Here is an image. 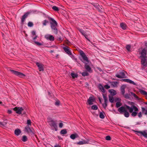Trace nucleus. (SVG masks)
<instances>
[{
	"instance_id": "nucleus-1",
	"label": "nucleus",
	"mask_w": 147,
	"mask_h": 147,
	"mask_svg": "<svg viewBox=\"0 0 147 147\" xmlns=\"http://www.w3.org/2000/svg\"><path fill=\"white\" fill-rule=\"evenodd\" d=\"M79 52L80 55L82 58V59H80V60L82 62L85 63L84 66L85 68L88 72L90 73L92 72V69L88 65V63L85 62H86L88 63L89 62V60L88 59V57L84 52L82 50H80Z\"/></svg>"
},
{
	"instance_id": "nucleus-2",
	"label": "nucleus",
	"mask_w": 147,
	"mask_h": 147,
	"mask_svg": "<svg viewBox=\"0 0 147 147\" xmlns=\"http://www.w3.org/2000/svg\"><path fill=\"white\" fill-rule=\"evenodd\" d=\"M47 18L49 21L52 31L55 34H58L57 27L58 26L57 22L53 18L48 16Z\"/></svg>"
},
{
	"instance_id": "nucleus-3",
	"label": "nucleus",
	"mask_w": 147,
	"mask_h": 147,
	"mask_svg": "<svg viewBox=\"0 0 147 147\" xmlns=\"http://www.w3.org/2000/svg\"><path fill=\"white\" fill-rule=\"evenodd\" d=\"M125 104L124 106L121 107L117 110L118 111L121 113L122 114L124 113V115L125 117H128L129 116V114L127 111V109L126 108Z\"/></svg>"
},
{
	"instance_id": "nucleus-4",
	"label": "nucleus",
	"mask_w": 147,
	"mask_h": 147,
	"mask_svg": "<svg viewBox=\"0 0 147 147\" xmlns=\"http://www.w3.org/2000/svg\"><path fill=\"white\" fill-rule=\"evenodd\" d=\"M31 123L32 122L30 119H28L27 120V125H26L25 127L24 131L26 132L28 134L31 133L33 135H34V132L32 131V129L29 127V125H31Z\"/></svg>"
},
{
	"instance_id": "nucleus-5",
	"label": "nucleus",
	"mask_w": 147,
	"mask_h": 147,
	"mask_svg": "<svg viewBox=\"0 0 147 147\" xmlns=\"http://www.w3.org/2000/svg\"><path fill=\"white\" fill-rule=\"evenodd\" d=\"M142 49L141 51L139 52V54L140 55V57L147 58V47H145L143 49L141 48Z\"/></svg>"
},
{
	"instance_id": "nucleus-6",
	"label": "nucleus",
	"mask_w": 147,
	"mask_h": 147,
	"mask_svg": "<svg viewBox=\"0 0 147 147\" xmlns=\"http://www.w3.org/2000/svg\"><path fill=\"white\" fill-rule=\"evenodd\" d=\"M126 108L129 110V112H132L134 110V111L138 112L139 111L138 108L135 105H133L132 107H130L129 106L125 105Z\"/></svg>"
},
{
	"instance_id": "nucleus-7",
	"label": "nucleus",
	"mask_w": 147,
	"mask_h": 147,
	"mask_svg": "<svg viewBox=\"0 0 147 147\" xmlns=\"http://www.w3.org/2000/svg\"><path fill=\"white\" fill-rule=\"evenodd\" d=\"M10 71L12 72V74L16 75V76H19V77L23 78H24L26 76L25 74L22 73L15 71L13 70H10Z\"/></svg>"
},
{
	"instance_id": "nucleus-8",
	"label": "nucleus",
	"mask_w": 147,
	"mask_h": 147,
	"mask_svg": "<svg viewBox=\"0 0 147 147\" xmlns=\"http://www.w3.org/2000/svg\"><path fill=\"white\" fill-rule=\"evenodd\" d=\"M24 107H15L13 109V110L16 111L17 114L20 115L22 113V112L24 111Z\"/></svg>"
},
{
	"instance_id": "nucleus-9",
	"label": "nucleus",
	"mask_w": 147,
	"mask_h": 147,
	"mask_svg": "<svg viewBox=\"0 0 147 147\" xmlns=\"http://www.w3.org/2000/svg\"><path fill=\"white\" fill-rule=\"evenodd\" d=\"M49 122L50 123L49 124V125L51 127H53L55 131H57L58 130V127L56 122L54 120L51 119Z\"/></svg>"
},
{
	"instance_id": "nucleus-10",
	"label": "nucleus",
	"mask_w": 147,
	"mask_h": 147,
	"mask_svg": "<svg viewBox=\"0 0 147 147\" xmlns=\"http://www.w3.org/2000/svg\"><path fill=\"white\" fill-rule=\"evenodd\" d=\"M96 101V98L94 96L90 97L87 101L88 104L90 105H93V102H95Z\"/></svg>"
},
{
	"instance_id": "nucleus-11",
	"label": "nucleus",
	"mask_w": 147,
	"mask_h": 147,
	"mask_svg": "<svg viewBox=\"0 0 147 147\" xmlns=\"http://www.w3.org/2000/svg\"><path fill=\"white\" fill-rule=\"evenodd\" d=\"M30 14L29 12H26L22 16L21 18V25H23L24 24V22L25 21V19L27 18L28 16Z\"/></svg>"
},
{
	"instance_id": "nucleus-12",
	"label": "nucleus",
	"mask_w": 147,
	"mask_h": 147,
	"mask_svg": "<svg viewBox=\"0 0 147 147\" xmlns=\"http://www.w3.org/2000/svg\"><path fill=\"white\" fill-rule=\"evenodd\" d=\"M115 76L117 78L120 79L125 78L127 77V76H125V75L124 72L123 71L119 72V74H116L115 75Z\"/></svg>"
},
{
	"instance_id": "nucleus-13",
	"label": "nucleus",
	"mask_w": 147,
	"mask_h": 147,
	"mask_svg": "<svg viewBox=\"0 0 147 147\" xmlns=\"http://www.w3.org/2000/svg\"><path fill=\"white\" fill-rule=\"evenodd\" d=\"M141 60V64L144 67L147 66V59L146 57H140Z\"/></svg>"
},
{
	"instance_id": "nucleus-14",
	"label": "nucleus",
	"mask_w": 147,
	"mask_h": 147,
	"mask_svg": "<svg viewBox=\"0 0 147 147\" xmlns=\"http://www.w3.org/2000/svg\"><path fill=\"white\" fill-rule=\"evenodd\" d=\"M36 65L38 67V69L40 71H44V65L42 63H40L38 62L36 63Z\"/></svg>"
},
{
	"instance_id": "nucleus-15",
	"label": "nucleus",
	"mask_w": 147,
	"mask_h": 147,
	"mask_svg": "<svg viewBox=\"0 0 147 147\" xmlns=\"http://www.w3.org/2000/svg\"><path fill=\"white\" fill-rule=\"evenodd\" d=\"M82 141H80L77 142L75 143L76 144L78 145H82L85 144H89V140L88 139H87L86 140H84L82 139Z\"/></svg>"
},
{
	"instance_id": "nucleus-16",
	"label": "nucleus",
	"mask_w": 147,
	"mask_h": 147,
	"mask_svg": "<svg viewBox=\"0 0 147 147\" xmlns=\"http://www.w3.org/2000/svg\"><path fill=\"white\" fill-rule=\"evenodd\" d=\"M45 37L47 40H49L50 41H54V37L52 35L46 34L45 35Z\"/></svg>"
},
{
	"instance_id": "nucleus-17",
	"label": "nucleus",
	"mask_w": 147,
	"mask_h": 147,
	"mask_svg": "<svg viewBox=\"0 0 147 147\" xmlns=\"http://www.w3.org/2000/svg\"><path fill=\"white\" fill-rule=\"evenodd\" d=\"M121 81H123L125 82L129 83L131 84H132L134 85H136V84L133 81L127 79H122L121 80Z\"/></svg>"
},
{
	"instance_id": "nucleus-18",
	"label": "nucleus",
	"mask_w": 147,
	"mask_h": 147,
	"mask_svg": "<svg viewBox=\"0 0 147 147\" xmlns=\"http://www.w3.org/2000/svg\"><path fill=\"white\" fill-rule=\"evenodd\" d=\"M98 88L101 91L102 93H105V92L107 93L106 90L104 88V87H103L101 84H99L98 86Z\"/></svg>"
},
{
	"instance_id": "nucleus-19",
	"label": "nucleus",
	"mask_w": 147,
	"mask_h": 147,
	"mask_svg": "<svg viewBox=\"0 0 147 147\" xmlns=\"http://www.w3.org/2000/svg\"><path fill=\"white\" fill-rule=\"evenodd\" d=\"M70 137L71 139L74 140L76 138H79V136L77 133H74L70 135Z\"/></svg>"
},
{
	"instance_id": "nucleus-20",
	"label": "nucleus",
	"mask_w": 147,
	"mask_h": 147,
	"mask_svg": "<svg viewBox=\"0 0 147 147\" xmlns=\"http://www.w3.org/2000/svg\"><path fill=\"white\" fill-rule=\"evenodd\" d=\"M63 49L65 52L68 55H71L72 53L71 52L70 50L69 49V48L67 47H63Z\"/></svg>"
},
{
	"instance_id": "nucleus-21",
	"label": "nucleus",
	"mask_w": 147,
	"mask_h": 147,
	"mask_svg": "<svg viewBox=\"0 0 147 147\" xmlns=\"http://www.w3.org/2000/svg\"><path fill=\"white\" fill-rule=\"evenodd\" d=\"M120 26L123 30H126L127 28V25L123 22H121L120 24Z\"/></svg>"
},
{
	"instance_id": "nucleus-22",
	"label": "nucleus",
	"mask_w": 147,
	"mask_h": 147,
	"mask_svg": "<svg viewBox=\"0 0 147 147\" xmlns=\"http://www.w3.org/2000/svg\"><path fill=\"white\" fill-rule=\"evenodd\" d=\"M109 92L111 94L110 95L112 96H114L117 94L116 91L114 89H109Z\"/></svg>"
},
{
	"instance_id": "nucleus-23",
	"label": "nucleus",
	"mask_w": 147,
	"mask_h": 147,
	"mask_svg": "<svg viewBox=\"0 0 147 147\" xmlns=\"http://www.w3.org/2000/svg\"><path fill=\"white\" fill-rule=\"evenodd\" d=\"M14 132L16 136H18L21 133L22 131L20 129L17 128L15 129Z\"/></svg>"
},
{
	"instance_id": "nucleus-24",
	"label": "nucleus",
	"mask_w": 147,
	"mask_h": 147,
	"mask_svg": "<svg viewBox=\"0 0 147 147\" xmlns=\"http://www.w3.org/2000/svg\"><path fill=\"white\" fill-rule=\"evenodd\" d=\"M67 133V129H62L60 132V134L63 136L64 135L66 134Z\"/></svg>"
},
{
	"instance_id": "nucleus-25",
	"label": "nucleus",
	"mask_w": 147,
	"mask_h": 147,
	"mask_svg": "<svg viewBox=\"0 0 147 147\" xmlns=\"http://www.w3.org/2000/svg\"><path fill=\"white\" fill-rule=\"evenodd\" d=\"M70 75L73 79H75L76 78H77L78 77V74L74 72H72L71 73Z\"/></svg>"
},
{
	"instance_id": "nucleus-26",
	"label": "nucleus",
	"mask_w": 147,
	"mask_h": 147,
	"mask_svg": "<svg viewBox=\"0 0 147 147\" xmlns=\"http://www.w3.org/2000/svg\"><path fill=\"white\" fill-rule=\"evenodd\" d=\"M132 131L133 132L136 133V134L138 136H142V131H136L132 129Z\"/></svg>"
},
{
	"instance_id": "nucleus-27",
	"label": "nucleus",
	"mask_w": 147,
	"mask_h": 147,
	"mask_svg": "<svg viewBox=\"0 0 147 147\" xmlns=\"http://www.w3.org/2000/svg\"><path fill=\"white\" fill-rule=\"evenodd\" d=\"M109 102L111 103H113L114 99L113 97L109 94Z\"/></svg>"
},
{
	"instance_id": "nucleus-28",
	"label": "nucleus",
	"mask_w": 147,
	"mask_h": 147,
	"mask_svg": "<svg viewBox=\"0 0 147 147\" xmlns=\"http://www.w3.org/2000/svg\"><path fill=\"white\" fill-rule=\"evenodd\" d=\"M102 96L105 102H107L108 99L107 97V93L106 94H102Z\"/></svg>"
},
{
	"instance_id": "nucleus-29",
	"label": "nucleus",
	"mask_w": 147,
	"mask_h": 147,
	"mask_svg": "<svg viewBox=\"0 0 147 147\" xmlns=\"http://www.w3.org/2000/svg\"><path fill=\"white\" fill-rule=\"evenodd\" d=\"M28 140L27 137L25 135L23 136L22 137L21 140L23 142H26Z\"/></svg>"
},
{
	"instance_id": "nucleus-30",
	"label": "nucleus",
	"mask_w": 147,
	"mask_h": 147,
	"mask_svg": "<svg viewBox=\"0 0 147 147\" xmlns=\"http://www.w3.org/2000/svg\"><path fill=\"white\" fill-rule=\"evenodd\" d=\"M110 83H111V85L113 87H115L117 86V84H118V82H110Z\"/></svg>"
},
{
	"instance_id": "nucleus-31",
	"label": "nucleus",
	"mask_w": 147,
	"mask_h": 147,
	"mask_svg": "<svg viewBox=\"0 0 147 147\" xmlns=\"http://www.w3.org/2000/svg\"><path fill=\"white\" fill-rule=\"evenodd\" d=\"M140 93L144 95H146L147 96V92L144 91V90L142 89H140Z\"/></svg>"
},
{
	"instance_id": "nucleus-32",
	"label": "nucleus",
	"mask_w": 147,
	"mask_h": 147,
	"mask_svg": "<svg viewBox=\"0 0 147 147\" xmlns=\"http://www.w3.org/2000/svg\"><path fill=\"white\" fill-rule=\"evenodd\" d=\"M104 114H105V113L103 111L100 112L99 114L100 118L102 119L104 118L105 117Z\"/></svg>"
},
{
	"instance_id": "nucleus-33",
	"label": "nucleus",
	"mask_w": 147,
	"mask_h": 147,
	"mask_svg": "<svg viewBox=\"0 0 147 147\" xmlns=\"http://www.w3.org/2000/svg\"><path fill=\"white\" fill-rule=\"evenodd\" d=\"M91 109H92L96 110L98 109V107L97 105H92L91 107Z\"/></svg>"
},
{
	"instance_id": "nucleus-34",
	"label": "nucleus",
	"mask_w": 147,
	"mask_h": 147,
	"mask_svg": "<svg viewBox=\"0 0 147 147\" xmlns=\"http://www.w3.org/2000/svg\"><path fill=\"white\" fill-rule=\"evenodd\" d=\"M142 136H143L144 138H147V132L145 131H143L142 134Z\"/></svg>"
},
{
	"instance_id": "nucleus-35",
	"label": "nucleus",
	"mask_w": 147,
	"mask_h": 147,
	"mask_svg": "<svg viewBox=\"0 0 147 147\" xmlns=\"http://www.w3.org/2000/svg\"><path fill=\"white\" fill-rule=\"evenodd\" d=\"M122 105L121 103L119 101L117 102L116 105V107L117 108H119Z\"/></svg>"
},
{
	"instance_id": "nucleus-36",
	"label": "nucleus",
	"mask_w": 147,
	"mask_h": 147,
	"mask_svg": "<svg viewBox=\"0 0 147 147\" xmlns=\"http://www.w3.org/2000/svg\"><path fill=\"white\" fill-rule=\"evenodd\" d=\"M123 96H124V98L126 99H130V96L131 95L130 94L126 93L125 94H124Z\"/></svg>"
},
{
	"instance_id": "nucleus-37",
	"label": "nucleus",
	"mask_w": 147,
	"mask_h": 147,
	"mask_svg": "<svg viewBox=\"0 0 147 147\" xmlns=\"http://www.w3.org/2000/svg\"><path fill=\"white\" fill-rule=\"evenodd\" d=\"M49 23V21L46 20H43L42 22V24L43 26H46L47 23Z\"/></svg>"
},
{
	"instance_id": "nucleus-38",
	"label": "nucleus",
	"mask_w": 147,
	"mask_h": 147,
	"mask_svg": "<svg viewBox=\"0 0 147 147\" xmlns=\"http://www.w3.org/2000/svg\"><path fill=\"white\" fill-rule=\"evenodd\" d=\"M142 113H144L145 115L147 114V109H146L145 108L142 107Z\"/></svg>"
},
{
	"instance_id": "nucleus-39",
	"label": "nucleus",
	"mask_w": 147,
	"mask_h": 147,
	"mask_svg": "<svg viewBox=\"0 0 147 147\" xmlns=\"http://www.w3.org/2000/svg\"><path fill=\"white\" fill-rule=\"evenodd\" d=\"M52 9L55 11H58L59 10V8L55 6H53L52 7Z\"/></svg>"
},
{
	"instance_id": "nucleus-40",
	"label": "nucleus",
	"mask_w": 147,
	"mask_h": 147,
	"mask_svg": "<svg viewBox=\"0 0 147 147\" xmlns=\"http://www.w3.org/2000/svg\"><path fill=\"white\" fill-rule=\"evenodd\" d=\"M81 74L82 76H88L89 75V74L86 71L83 72Z\"/></svg>"
},
{
	"instance_id": "nucleus-41",
	"label": "nucleus",
	"mask_w": 147,
	"mask_h": 147,
	"mask_svg": "<svg viewBox=\"0 0 147 147\" xmlns=\"http://www.w3.org/2000/svg\"><path fill=\"white\" fill-rule=\"evenodd\" d=\"M130 113H131V116L134 117H135L138 114V112H136L134 111H133V112H130Z\"/></svg>"
},
{
	"instance_id": "nucleus-42",
	"label": "nucleus",
	"mask_w": 147,
	"mask_h": 147,
	"mask_svg": "<svg viewBox=\"0 0 147 147\" xmlns=\"http://www.w3.org/2000/svg\"><path fill=\"white\" fill-rule=\"evenodd\" d=\"M93 6L96 8V9H98V8L100 7V6L97 3H93L92 4Z\"/></svg>"
},
{
	"instance_id": "nucleus-43",
	"label": "nucleus",
	"mask_w": 147,
	"mask_h": 147,
	"mask_svg": "<svg viewBox=\"0 0 147 147\" xmlns=\"http://www.w3.org/2000/svg\"><path fill=\"white\" fill-rule=\"evenodd\" d=\"M60 101L57 99L56 102H55V105L58 106L60 104Z\"/></svg>"
},
{
	"instance_id": "nucleus-44",
	"label": "nucleus",
	"mask_w": 147,
	"mask_h": 147,
	"mask_svg": "<svg viewBox=\"0 0 147 147\" xmlns=\"http://www.w3.org/2000/svg\"><path fill=\"white\" fill-rule=\"evenodd\" d=\"M131 47V46L129 45H127L126 47V49L128 51H130V49Z\"/></svg>"
},
{
	"instance_id": "nucleus-45",
	"label": "nucleus",
	"mask_w": 147,
	"mask_h": 147,
	"mask_svg": "<svg viewBox=\"0 0 147 147\" xmlns=\"http://www.w3.org/2000/svg\"><path fill=\"white\" fill-rule=\"evenodd\" d=\"M34 25V24L32 22H29L28 23V26L29 27H32Z\"/></svg>"
},
{
	"instance_id": "nucleus-46",
	"label": "nucleus",
	"mask_w": 147,
	"mask_h": 147,
	"mask_svg": "<svg viewBox=\"0 0 147 147\" xmlns=\"http://www.w3.org/2000/svg\"><path fill=\"white\" fill-rule=\"evenodd\" d=\"M126 87V86L125 84L122 85L121 87V90H125V89Z\"/></svg>"
},
{
	"instance_id": "nucleus-47",
	"label": "nucleus",
	"mask_w": 147,
	"mask_h": 147,
	"mask_svg": "<svg viewBox=\"0 0 147 147\" xmlns=\"http://www.w3.org/2000/svg\"><path fill=\"white\" fill-rule=\"evenodd\" d=\"M34 42L35 43V44L36 45H37L38 46H41V45H42V44L40 43V42H38L37 41H34Z\"/></svg>"
},
{
	"instance_id": "nucleus-48",
	"label": "nucleus",
	"mask_w": 147,
	"mask_h": 147,
	"mask_svg": "<svg viewBox=\"0 0 147 147\" xmlns=\"http://www.w3.org/2000/svg\"><path fill=\"white\" fill-rule=\"evenodd\" d=\"M127 103L128 105H131V107H132V106L134 105L135 103L133 102H131L128 101L127 102Z\"/></svg>"
},
{
	"instance_id": "nucleus-49",
	"label": "nucleus",
	"mask_w": 147,
	"mask_h": 147,
	"mask_svg": "<svg viewBox=\"0 0 147 147\" xmlns=\"http://www.w3.org/2000/svg\"><path fill=\"white\" fill-rule=\"evenodd\" d=\"M1 124H0V126H3L5 127L7 123L5 122H4L3 123L1 122Z\"/></svg>"
},
{
	"instance_id": "nucleus-50",
	"label": "nucleus",
	"mask_w": 147,
	"mask_h": 147,
	"mask_svg": "<svg viewBox=\"0 0 147 147\" xmlns=\"http://www.w3.org/2000/svg\"><path fill=\"white\" fill-rule=\"evenodd\" d=\"M105 139L109 141L111 140V138L109 136H107L105 137Z\"/></svg>"
},
{
	"instance_id": "nucleus-51",
	"label": "nucleus",
	"mask_w": 147,
	"mask_h": 147,
	"mask_svg": "<svg viewBox=\"0 0 147 147\" xmlns=\"http://www.w3.org/2000/svg\"><path fill=\"white\" fill-rule=\"evenodd\" d=\"M78 31L82 34H83L84 32H85L84 30H82V28H80L78 29Z\"/></svg>"
},
{
	"instance_id": "nucleus-52",
	"label": "nucleus",
	"mask_w": 147,
	"mask_h": 147,
	"mask_svg": "<svg viewBox=\"0 0 147 147\" xmlns=\"http://www.w3.org/2000/svg\"><path fill=\"white\" fill-rule=\"evenodd\" d=\"M104 87L106 89H109V88H110V86H109V85L107 84H106L104 86Z\"/></svg>"
},
{
	"instance_id": "nucleus-53",
	"label": "nucleus",
	"mask_w": 147,
	"mask_h": 147,
	"mask_svg": "<svg viewBox=\"0 0 147 147\" xmlns=\"http://www.w3.org/2000/svg\"><path fill=\"white\" fill-rule=\"evenodd\" d=\"M36 11L35 10H30L29 11L27 12H29L30 13H30H35V12Z\"/></svg>"
},
{
	"instance_id": "nucleus-54",
	"label": "nucleus",
	"mask_w": 147,
	"mask_h": 147,
	"mask_svg": "<svg viewBox=\"0 0 147 147\" xmlns=\"http://www.w3.org/2000/svg\"><path fill=\"white\" fill-rule=\"evenodd\" d=\"M103 107L104 108H105L107 106V102H105L102 105Z\"/></svg>"
},
{
	"instance_id": "nucleus-55",
	"label": "nucleus",
	"mask_w": 147,
	"mask_h": 147,
	"mask_svg": "<svg viewBox=\"0 0 147 147\" xmlns=\"http://www.w3.org/2000/svg\"><path fill=\"white\" fill-rule=\"evenodd\" d=\"M121 99L119 98H116L115 99V102H120Z\"/></svg>"
},
{
	"instance_id": "nucleus-56",
	"label": "nucleus",
	"mask_w": 147,
	"mask_h": 147,
	"mask_svg": "<svg viewBox=\"0 0 147 147\" xmlns=\"http://www.w3.org/2000/svg\"><path fill=\"white\" fill-rule=\"evenodd\" d=\"M134 97L136 98L137 100H139L140 99V98H139L138 96L135 94L133 95Z\"/></svg>"
},
{
	"instance_id": "nucleus-57",
	"label": "nucleus",
	"mask_w": 147,
	"mask_h": 147,
	"mask_svg": "<svg viewBox=\"0 0 147 147\" xmlns=\"http://www.w3.org/2000/svg\"><path fill=\"white\" fill-rule=\"evenodd\" d=\"M63 123H61V122L60 123H59V127L60 128H62L63 127Z\"/></svg>"
},
{
	"instance_id": "nucleus-58",
	"label": "nucleus",
	"mask_w": 147,
	"mask_h": 147,
	"mask_svg": "<svg viewBox=\"0 0 147 147\" xmlns=\"http://www.w3.org/2000/svg\"><path fill=\"white\" fill-rule=\"evenodd\" d=\"M138 114V116L139 118H141L142 116V112H140Z\"/></svg>"
},
{
	"instance_id": "nucleus-59",
	"label": "nucleus",
	"mask_w": 147,
	"mask_h": 147,
	"mask_svg": "<svg viewBox=\"0 0 147 147\" xmlns=\"http://www.w3.org/2000/svg\"><path fill=\"white\" fill-rule=\"evenodd\" d=\"M125 93V90H121V93L122 95L123 96H124V94Z\"/></svg>"
},
{
	"instance_id": "nucleus-60",
	"label": "nucleus",
	"mask_w": 147,
	"mask_h": 147,
	"mask_svg": "<svg viewBox=\"0 0 147 147\" xmlns=\"http://www.w3.org/2000/svg\"><path fill=\"white\" fill-rule=\"evenodd\" d=\"M96 112H92V113L94 116H98V114L96 113Z\"/></svg>"
},
{
	"instance_id": "nucleus-61",
	"label": "nucleus",
	"mask_w": 147,
	"mask_h": 147,
	"mask_svg": "<svg viewBox=\"0 0 147 147\" xmlns=\"http://www.w3.org/2000/svg\"><path fill=\"white\" fill-rule=\"evenodd\" d=\"M32 34V35H36L35 31L34 30H33L31 32Z\"/></svg>"
},
{
	"instance_id": "nucleus-62",
	"label": "nucleus",
	"mask_w": 147,
	"mask_h": 147,
	"mask_svg": "<svg viewBox=\"0 0 147 147\" xmlns=\"http://www.w3.org/2000/svg\"><path fill=\"white\" fill-rule=\"evenodd\" d=\"M98 98L99 101L100 102V103H102V98H101L100 97H98Z\"/></svg>"
},
{
	"instance_id": "nucleus-63",
	"label": "nucleus",
	"mask_w": 147,
	"mask_h": 147,
	"mask_svg": "<svg viewBox=\"0 0 147 147\" xmlns=\"http://www.w3.org/2000/svg\"><path fill=\"white\" fill-rule=\"evenodd\" d=\"M21 115H26V111H23V112H22V113L21 114Z\"/></svg>"
},
{
	"instance_id": "nucleus-64",
	"label": "nucleus",
	"mask_w": 147,
	"mask_h": 147,
	"mask_svg": "<svg viewBox=\"0 0 147 147\" xmlns=\"http://www.w3.org/2000/svg\"><path fill=\"white\" fill-rule=\"evenodd\" d=\"M54 147H61V146L59 145V144H56Z\"/></svg>"
}]
</instances>
